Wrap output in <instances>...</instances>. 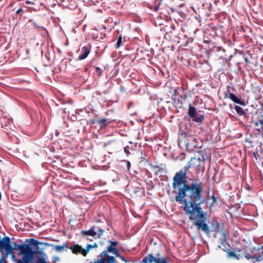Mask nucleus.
I'll return each mask as SVG.
<instances>
[{
  "mask_svg": "<svg viewBox=\"0 0 263 263\" xmlns=\"http://www.w3.org/2000/svg\"><path fill=\"white\" fill-rule=\"evenodd\" d=\"M198 147V144L196 138L192 136L187 137L186 147L189 152H192L194 151V149Z\"/></svg>",
  "mask_w": 263,
  "mask_h": 263,
  "instance_id": "obj_7",
  "label": "nucleus"
},
{
  "mask_svg": "<svg viewBox=\"0 0 263 263\" xmlns=\"http://www.w3.org/2000/svg\"><path fill=\"white\" fill-rule=\"evenodd\" d=\"M52 247L55 251L61 252L67 250L68 244L67 242H64L62 245H53Z\"/></svg>",
  "mask_w": 263,
  "mask_h": 263,
  "instance_id": "obj_10",
  "label": "nucleus"
},
{
  "mask_svg": "<svg viewBox=\"0 0 263 263\" xmlns=\"http://www.w3.org/2000/svg\"><path fill=\"white\" fill-rule=\"evenodd\" d=\"M226 98H229L232 101H233L234 102L241 105H245V103L244 101H240L236 96L233 93H230L229 95L228 96L224 97Z\"/></svg>",
  "mask_w": 263,
  "mask_h": 263,
  "instance_id": "obj_9",
  "label": "nucleus"
},
{
  "mask_svg": "<svg viewBox=\"0 0 263 263\" xmlns=\"http://www.w3.org/2000/svg\"><path fill=\"white\" fill-rule=\"evenodd\" d=\"M188 114L189 117L191 118L197 115L196 108L191 105L189 106Z\"/></svg>",
  "mask_w": 263,
  "mask_h": 263,
  "instance_id": "obj_11",
  "label": "nucleus"
},
{
  "mask_svg": "<svg viewBox=\"0 0 263 263\" xmlns=\"http://www.w3.org/2000/svg\"><path fill=\"white\" fill-rule=\"evenodd\" d=\"M186 169L185 168L184 170L177 172L173 177L172 187L174 190L178 187L175 200L184 205L185 213L189 216L190 220H194V224L197 229L206 234H209V228L206 223V213H204L199 206L204 203V201L201 200L203 192L202 183L187 184Z\"/></svg>",
  "mask_w": 263,
  "mask_h": 263,
  "instance_id": "obj_1",
  "label": "nucleus"
},
{
  "mask_svg": "<svg viewBox=\"0 0 263 263\" xmlns=\"http://www.w3.org/2000/svg\"><path fill=\"white\" fill-rule=\"evenodd\" d=\"M258 111L259 112L260 117H261V119L259 120V123L261 125H262L263 128V110L261 109V108L259 109H258Z\"/></svg>",
  "mask_w": 263,
  "mask_h": 263,
  "instance_id": "obj_20",
  "label": "nucleus"
},
{
  "mask_svg": "<svg viewBox=\"0 0 263 263\" xmlns=\"http://www.w3.org/2000/svg\"><path fill=\"white\" fill-rule=\"evenodd\" d=\"M261 109L263 110V103L261 105Z\"/></svg>",
  "mask_w": 263,
  "mask_h": 263,
  "instance_id": "obj_35",
  "label": "nucleus"
},
{
  "mask_svg": "<svg viewBox=\"0 0 263 263\" xmlns=\"http://www.w3.org/2000/svg\"><path fill=\"white\" fill-rule=\"evenodd\" d=\"M97 71L98 72H101V70L100 68H97Z\"/></svg>",
  "mask_w": 263,
  "mask_h": 263,
  "instance_id": "obj_34",
  "label": "nucleus"
},
{
  "mask_svg": "<svg viewBox=\"0 0 263 263\" xmlns=\"http://www.w3.org/2000/svg\"><path fill=\"white\" fill-rule=\"evenodd\" d=\"M255 125L256 126H259V124H260L259 123V120H258V121H256L254 123Z\"/></svg>",
  "mask_w": 263,
  "mask_h": 263,
  "instance_id": "obj_29",
  "label": "nucleus"
},
{
  "mask_svg": "<svg viewBox=\"0 0 263 263\" xmlns=\"http://www.w3.org/2000/svg\"><path fill=\"white\" fill-rule=\"evenodd\" d=\"M32 24L33 25L34 28H39V27L34 22H32Z\"/></svg>",
  "mask_w": 263,
  "mask_h": 263,
  "instance_id": "obj_32",
  "label": "nucleus"
},
{
  "mask_svg": "<svg viewBox=\"0 0 263 263\" xmlns=\"http://www.w3.org/2000/svg\"><path fill=\"white\" fill-rule=\"evenodd\" d=\"M212 200H213V203L216 202V198L215 197V196H214V195H213V196H212Z\"/></svg>",
  "mask_w": 263,
  "mask_h": 263,
  "instance_id": "obj_31",
  "label": "nucleus"
},
{
  "mask_svg": "<svg viewBox=\"0 0 263 263\" xmlns=\"http://www.w3.org/2000/svg\"><path fill=\"white\" fill-rule=\"evenodd\" d=\"M204 117L202 115H196L192 118V120L197 123H201L203 120Z\"/></svg>",
  "mask_w": 263,
  "mask_h": 263,
  "instance_id": "obj_14",
  "label": "nucleus"
},
{
  "mask_svg": "<svg viewBox=\"0 0 263 263\" xmlns=\"http://www.w3.org/2000/svg\"><path fill=\"white\" fill-rule=\"evenodd\" d=\"M235 109L239 116H243L245 114V112L243 108L239 106L235 105Z\"/></svg>",
  "mask_w": 263,
  "mask_h": 263,
  "instance_id": "obj_16",
  "label": "nucleus"
},
{
  "mask_svg": "<svg viewBox=\"0 0 263 263\" xmlns=\"http://www.w3.org/2000/svg\"><path fill=\"white\" fill-rule=\"evenodd\" d=\"M122 260H123L125 262H127V261L125 259V258L124 257L122 258Z\"/></svg>",
  "mask_w": 263,
  "mask_h": 263,
  "instance_id": "obj_33",
  "label": "nucleus"
},
{
  "mask_svg": "<svg viewBox=\"0 0 263 263\" xmlns=\"http://www.w3.org/2000/svg\"><path fill=\"white\" fill-rule=\"evenodd\" d=\"M142 262L143 263H152L153 262L155 263H167L165 258L156 257L151 254L144 257Z\"/></svg>",
  "mask_w": 263,
  "mask_h": 263,
  "instance_id": "obj_6",
  "label": "nucleus"
},
{
  "mask_svg": "<svg viewBox=\"0 0 263 263\" xmlns=\"http://www.w3.org/2000/svg\"><path fill=\"white\" fill-rule=\"evenodd\" d=\"M36 263H48L46 255L44 253L42 254L41 256L37 259Z\"/></svg>",
  "mask_w": 263,
  "mask_h": 263,
  "instance_id": "obj_15",
  "label": "nucleus"
},
{
  "mask_svg": "<svg viewBox=\"0 0 263 263\" xmlns=\"http://www.w3.org/2000/svg\"><path fill=\"white\" fill-rule=\"evenodd\" d=\"M206 155H202L200 156L195 157L194 158H192L193 161H197L198 162L201 163V165L203 164L205 160L206 159Z\"/></svg>",
  "mask_w": 263,
  "mask_h": 263,
  "instance_id": "obj_12",
  "label": "nucleus"
},
{
  "mask_svg": "<svg viewBox=\"0 0 263 263\" xmlns=\"http://www.w3.org/2000/svg\"><path fill=\"white\" fill-rule=\"evenodd\" d=\"M190 165H193L195 167H199L201 165V163L198 162L197 161H193L192 158L190 162Z\"/></svg>",
  "mask_w": 263,
  "mask_h": 263,
  "instance_id": "obj_21",
  "label": "nucleus"
},
{
  "mask_svg": "<svg viewBox=\"0 0 263 263\" xmlns=\"http://www.w3.org/2000/svg\"><path fill=\"white\" fill-rule=\"evenodd\" d=\"M245 257L247 259L251 258L252 259H256V261H261L263 260V256L262 255H259L258 256H251L249 253H247L245 255Z\"/></svg>",
  "mask_w": 263,
  "mask_h": 263,
  "instance_id": "obj_13",
  "label": "nucleus"
},
{
  "mask_svg": "<svg viewBox=\"0 0 263 263\" xmlns=\"http://www.w3.org/2000/svg\"><path fill=\"white\" fill-rule=\"evenodd\" d=\"M22 11H23V9L22 8L19 9L18 10H17L16 14H18Z\"/></svg>",
  "mask_w": 263,
  "mask_h": 263,
  "instance_id": "obj_30",
  "label": "nucleus"
},
{
  "mask_svg": "<svg viewBox=\"0 0 263 263\" xmlns=\"http://www.w3.org/2000/svg\"><path fill=\"white\" fill-rule=\"evenodd\" d=\"M125 162L126 163V167L127 169L129 170L130 167V163L128 161L125 160Z\"/></svg>",
  "mask_w": 263,
  "mask_h": 263,
  "instance_id": "obj_25",
  "label": "nucleus"
},
{
  "mask_svg": "<svg viewBox=\"0 0 263 263\" xmlns=\"http://www.w3.org/2000/svg\"><path fill=\"white\" fill-rule=\"evenodd\" d=\"M122 40V37L121 35L119 36L118 37L117 42V44H116V48H119L120 47V46L121 45Z\"/></svg>",
  "mask_w": 263,
  "mask_h": 263,
  "instance_id": "obj_19",
  "label": "nucleus"
},
{
  "mask_svg": "<svg viewBox=\"0 0 263 263\" xmlns=\"http://www.w3.org/2000/svg\"><path fill=\"white\" fill-rule=\"evenodd\" d=\"M117 244L116 241H110V245L107 247L106 250L104 251L97 257L93 263H116L115 257L108 255L107 253H112L117 256H119L118 251L116 248Z\"/></svg>",
  "mask_w": 263,
  "mask_h": 263,
  "instance_id": "obj_2",
  "label": "nucleus"
},
{
  "mask_svg": "<svg viewBox=\"0 0 263 263\" xmlns=\"http://www.w3.org/2000/svg\"><path fill=\"white\" fill-rule=\"evenodd\" d=\"M20 254L23 255L24 258L31 261L33 258L34 252L29 245H25Z\"/></svg>",
  "mask_w": 263,
  "mask_h": 263,
  "instance_id": "obj_5",
  "label": "nucleus"
},
{
  "mask_svg": "<svg viewBox=\"0 0 263 263\" xmlns=\"http://www.w3.org/2000/svg\"><path fill=\"white\" fill-rule=\"evenodd\" d=\"M90 45L83 47L81 49V54L78 57L79 60H82L86 58L90 51Z\"/></svg>",
  "mask_w": 263,
  "mask_h": 263,
  "instance_id": "obj_8",
  "label": "nucleus"
},
{
  "mask_svg": "<svg viewBox=\"0 0 263 263\" xmlns=\"http://www.w3.org/2000/svg\"><path fill=\"white\" fill-rule=\"evenodd\" d=\"M257 130L258 132H260V131L259 129H257Z\"/></svg>",
  "mask_w": 263,
  "mask_h": 263,
  "instance_id": "obj_36",
  "label": "nucleus"
},
{
  "mask_svg": "<svg viewBox=\"0 0 263 263\" xmlns=\"http://www.w3.org/2000/svg\"><path fill=\"white\" fill-rule=\"evenodd\" d=\"M235 89L234 87L230 86H228L227 90L224 93V97L228 96V95H229L230 93H233L232 92L235 91Z\"/></svg>",
  "mask_w": 263,
  "mask_h": 263,
  "instance_id": "obj_17",
  "label": "nucleus"
},
{
  "mask_svg": "<svg viewBox=\"0 0 263 263\" xmlns=\"http://www.w3.org/2000/svg\"><path fill=\"white\" fill-rule=\"evenodd\" d=\"M128 146H125L124 148V151L127 154V156L130 154V152L128 150Z\"/></svg>",
  "mask_w": 263,
  "mask_h": 263,
  "instance_id": "obj_24",
  "label": "nucleus"
},
{
  "mask_svg": "<svg viewBox=\"0 0 263 263\" xmlns=\"http://www.w3.org/2000/svg\"><path fill=\"white\" fill-rule=\"evenodd\" d=\"M25 3H26V4H32V5H34V3L33 2H31V1H28V0H26V1H25Z\"/></svg>",
  "mask_w": 263,
  "mask_h": 263,
  "instance_id": "obj_27",
  "label": "nucleus"
},
{
  "mask_svg": "<svg viewBox=\"0 0 263 263\" xmlns=\"http://www.w3.org/2000/svg\"><path fill=\"white\" fill-rule=\"evenodd\" d=\"M30 260H26V258H24L23 257L22 259H18L17 261V263H28Z\"/></svg>",
  "mask_w": 263,
  "mask_h": 263,
  "instance_id": "obj_23",
  "label": "nucleus"
},
{
  "mask_svg": "<svg viewBox=\"0 0 263 263\" xmlns=\"http://www.w3.org/2000/svg\"><path fill=\"white\" fill-rule=\"evenodd\" d=\"M229 256L231 257H236V254L234 252H230L229 253Z\"/></svg>",
  "mask_w": 263,
  "mask_h": 263,
  "instance_id": "obj_26",
  "label": "nucleus"
},
{
  "mask_svg": "<svg viewBox=\"0 0 263 263\" xmlns=\"http://www.w3.org/2000/svg\"><path fill=\"white\" fill-rule=\"evenodd\" d=\"M24 247V245H19L16 243H14V248H13V250H20V253L21 252L22 249Z\"/></svg>",
  "mask_w": 263,
  "mask_h": 263,
  "instance_id": "obj_18",
  "label": "nucleus"
},
{
  "mask_svg": "<svg viewBox=\"0 0 263 263\" xmlns=\"http://www.w3.org/2000/svg\"><path fill=\"white\" fill-rule=\"evenodd\" d=\"M105 231L103 228L98 227L92 226L88 230H83L80 233V235L83 240L92 241V238L96 239L100 237Z\"/></svg>",
  "mask_w": 263,
  "mask_h": 263,
  "instance_id": "obj_3",
  "label": "nucleus"
},
{
  "mask_svg": "<svg viewBox=\"0 0 263 263\" xmlns=\"http://www.w3.org/2000/svg\"><path fill=\"white\" fill-rule=\"evenodd\" d=\"M97 247L96 243H94L92 245H87L86 249H83L82 247L79 245H74L71 246L69 249L71 250L72 252L75 254H81L84 256H86L87 253L89 252L91 248H96Z\"/></svg>",
  "mask_w": 263,
  "mask_h": 263,
  "instance_id": "obj_4",
  "label": "nucleus"
},
{
  "mask_svg": "<svg viewBox=\"0 0 263 263\" xmlns=\"http://www.w3.org/2000/svg\"><path fill=\"white\" fill-rule=\"evenodd\" d=\"M53 261L54 262H57L58 261H59V260H60V259H59V258L58 257H54L53 258Z\"/></svg>",
  "mask_w": 263,
  "mask_h": 263,
  "instance_id": "obj_28",
  "label": "nucleus"
},
{
  "mask_svg": "<svg viewBox=\"0 0 263 263\" xmlns=\"http://www.w3.org/2000/svg\"><path fill=\"white\" fill-rule=\"evenodd\" d=\"M98 123L102 126L106 125L107 124V120L105 119H102L98 121Z\"/></svg>",
  "mask_w": 263,
  "mask_h": 263,
  "instance_id": "obj_22",
  "label": "nucleus"
}]
</instances>
